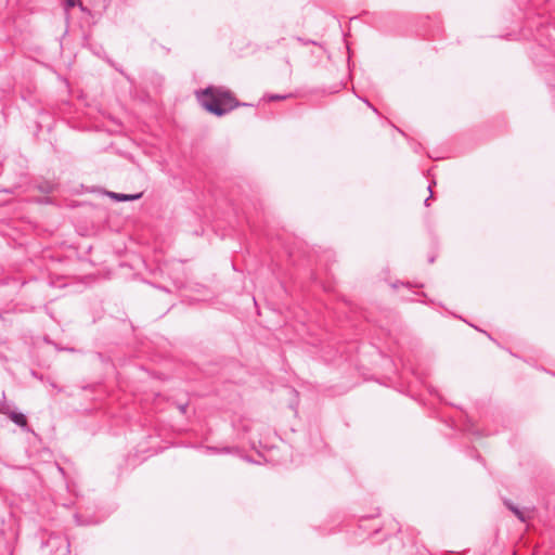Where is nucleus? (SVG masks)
<instances>
[{"instance_id": "aec40b11", "label": "nucleus", "mask_w": 555, "mask_h": 555, "mask_svg": "<svg viewBox=\"0 0 555 555\" xmlns=\"http://www.w3.org/2000/svg\"><path fill=\"white\" fill-rule=\"evenodd\" d=\"M364 102L370 106L372 107L373 112H377V109L375 107H373L366 100H364Z\"/></svg>"}, {"instance_id": "1a4fd4ad", "label": "nucleus", "mask_w": 555, "mask_h": 555, "mask_svg": "<svg viewBox=\"0 0 555 555\" xmlns=\"http://www.w3.org/2000/svg\"><path fill=\"white\" fill-rule=\"evenodd\" d=\"M291 96H292V94H267L264 96V99L271 102V101L285 100V99H288Z\"/></svg>"}, {"instance_id": "20e7f679", "label": "nucleus", "mask_w": 555, "mask_h": 555, "mask_svg": "<svg viewBox=\"0 0 555 555\" xmlns=\"http://www.w3.org/2000/svg\"><path fill=\"white\" fill-rule=\"evenodd\" d=\"M111 198H114L117 202H131L137 201L141 198L142 193H135V194H124V193H115V192H108L107 193Z\"/></svg>"}, {"instance_id": "39448f33", "label": "nucleus", "mask_w": 555, "mask_h": 555, "mask_svg": "<svg viewBox=\"0 0 555 555\" xmlns=\"http://www.w3.org/2000/svg\"><path fill=\"white\" fill-rule=\"evenodd\" d=\"M9 417L15 425L20 426L21 428H25L27 426V418L25 414L21 412L12 411L9 414Z\"/></svg>"}, {"instance_id": "423d86ee", "label": "nucleus", "mask_w": 555, "mask_h": 555, "mask_svg": "<svg viewBox=\"0 0 555 555\" xmlns=\"http://www.w3.org/2000/svg\"><path fill=\"white\" fill-rule=\"evenodd\" d=\"M37 189L42 193L50 194L54 191L55 185L49 181H43L37 185Z\"/></svg>"}, {"instance_id": "a211bd4d", "label": "nucleus", "mask_w": 555, "mask_h": 555, "mask_svg": "<svg viewBox=\"0 0 555 555\" xmlns=\"http://www.w3.org/2000/svg\"><path fill=\"white\" fill-rule=\"evenodd\" d=\"M56 466H57V470L64 476L65 475L64 468L61 467L59 464Z\"/></svg>"}, {"instance_id": "412c9836", "label": "nucleus", "mask_w": 555, "mask_h": 555, "mask_svg": "<svg viewBox=\"0 0 555 555\" xmlns=\"http://www.w3.org/2000/svg\"><path fill=\"white\" fill-rule=\"evenodd\" d=\"M37 304H41L43 301V298H38L35 300Z\"/></svg>"}, {"instance_id": "ddd939ff", "label": "nucleus", "mask_w": 555, "mask_h": 555, "mask_svg": "<svg viewBox=\"0 0 555 555\" xmlns=\"http://www.w3.org/2000/svg\"><path fill=\"white\" fill-rule=\"evenodd\" d=\"M297 40L304 44V46H308V44H318L317 41L314 40H311V39H305V38H301V37H297Z\"/></svg>"}, {"instance_id": "dca6fc26", "label": "nucleus", "mask_w": 555, "mask_h": 555, "mask_svg": "<svg viewBox=\"0 0 555 555\" xmlns=\"http://www.w3.org/2000/svg\"><path fill=\"white\" fill-rule=\"evenodd\" d=\"M186 409H188V404H180V405H179V410H180V412H181V413H183V414L186 412Z\"/></svg>"}, {"instance_id": "4468645a", "label": "nucleus", "mask_w": 555, "mask_h": 555, "mask_svg": "<svg viewBox=\"0 0 555 555\" xmlns=\"http://www.w3.org/2000/svg\"><path fill=\"white\" fill-rule=\"evenodd\" d=\"M427 189L429 191V196L424 201V205L425 206H429V201H430V198L434 195V193H433V184H429Z\"/></svg>"}, {"instance_id": "9b49d317", "label": "nucleus", "mask_w": 555, "mask_h": 555, "mask_svg": "<svg viewBox=\"0 0 555 555\" xmlns=\"http://www.w3.org/2000/svg\"><path fill=\"white\" fill-rule=\"evenodd\" d=\"M16 309L20 311V312H33L35 311L36 309V306L35 305H30V306H26L25 307H20V305L16 306Z\"/></svg>"}, {"instance_id": "2eb2a0df", "label": "nucleus", "mask_w": 555, "mask_h": 555, "mask_svg": "<svg viewBox=\"0 0 555 555\" xmlns=\"http://www.w3.org/2000/svg\"><path fill=\"white\" fill-rule=\"evenodd\" d=\"M78 0H66L67 8H74L77 4Z\"/></svg>"}, {"instance_id": "6e6552de", "label": "nucleus", "mask_w": 555, "mask_h": 555, "mask_svg": "<svg viewBox=\"0 0 555 555\" xmlns=\"http://www.w3.org/2000/svg\"><path fill=\"white\" fill-rule=\"evenodd\" d=\"M205 451L207 453H230L231 452V448L224 447L222 449H219L217 447H205Z\"/></svg>"}, {"instance_id": "f3484780", "label": "nucleus", "mask_w": 555, "mask_h": 555, "mask_svg": "<svg viewBox=\"0 0 555 555\" xmlns=\"http://www.w3.org/2000/svg\"><path fill=\"white\" fill-rule=\"evenodd\" d=\"M51 387L56 389L57 391H61L62 389L60 387H57V385L53 382L50 383Z\"/></svg>"}, {"instance_id": "6ab92c4d", "label": "nucleus", "mask_w": 555, "mask_h": 555, "mask_svg": "<svg viewBox=\"0 0 555 555\" xmlns=\"http://www.w3.org/2000/svg\"><path fill=\"white\" fill-rule=\"evenodd\" d=\"M435 259H436V256H434V255H433V256H429V258H428V262H429V263H433V262L435 261Z\"/></svg>"}, {"instance_id": "f03ea898", "label": "nucleus", "mask_w": 555, "mask_h": 555, "mask_svg": "<svg viewBox=\"0 0 555 555\" xmlns=\"http://www.w3.org/2000/svg\"><path fill=\"white\" fill-rule=\"evenodd\" d=\"M42 546L50 550V555H69L70 553V543L67 537L59 533L49 534V537L42 541Z\"/></svg>"}, {"instance_id": "f257e3e1", "label": "nucleus", "mask_w": 555, "mask_h": 555, "mask_svg": "<svg viewBox=\"0 0 555 555\" xmlns=\"http://www.w3.org/2000/svg\"><path fill=\"white\" fill-rule=\"evenodd\" d=\"M195 96L205 111L217 117H222L236 107L251 105L237 101L233 93L224 87L208 86L195 91Z\"/></svg>"}, {"instance_id": "4be33fe9", "label": "nucleus", "mask_w": 555, "mask_h": 555, "mask_svg": "<svg viewBox=\"0 0 555 555\" xmlns=\"http://www.w3.org/2000/svg\"><path fill=\"white\" fill-rule=\"evenodd\" d=\"M392 287H393V288H397V287H398V284H397V283L392 284Z\"/></svg>"}, {"instance_id": "9d476101", "label": "nucleus", "mask_w": 555, "mask_h": 555, "mask_svg": "<svg viewBox=\"0 0 555 555\" xmlns=\"http://www.w3.org/2000/svg\"><path fill=\"white\" fill-rule=\"evenodd\" d=\"M74 518H75L76 524L79 526H87V525L95 524V521H92L90 519H82V517L79 514H75Z\"/></svg>"}, {"instance_id": "f8f14e48", "label": "nucleus", "mask_w": 555, "mask_h": 555, "mask_svg": "<svg viewBox=\"0 0 555 555\" xmlns=\"http://www.w3.org/2000/svg\"><path fill=\"white\" fill-rule=\"evenodd\" d=\"M47 287L46 283H35L34 289L37 294H40Z\"/></svg>"}, {"instance_id": "0eeeda50", "label": "nucleus", "mask_w": 555, "mask_h": 555, "mask_svg": "<svg viewBox=\"0 0 555 555\" xmlns=\"http://www.w3.org/2000/svg\"><path fill=\"white\" fill-rule=\"evenodd\" d=\"M11 408V403H9L3 397L2 400H0V413L9 416V414L12 412Z\"/></svg>"}, {"instance_id": "7ed1b4c3", "label": "nucleus", "mask_w": 555, "mask_h": 555, "mask_svg": "<svg viewBox=\"0 0 555 555\" xmlns=\"http://www.w3.org/2000/svg\"><path fill=\"white\" fill-rule=\"evenodd\" d=\"M503 503L521 522L527 521L528 517L526 516L525 512L515 505L511 500L504 499Z\"/></svg>"}]
</instances>
